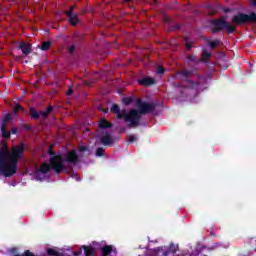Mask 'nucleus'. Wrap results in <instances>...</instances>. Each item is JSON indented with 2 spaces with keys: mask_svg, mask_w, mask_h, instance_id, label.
<instances>
[{
  "mask_svg": "<svg viewBox=\"0 0 256 256\" xmlns=\"http://www.w3.org/2000/svg\"><path fill=\"white\" fill-rule=\"evenodd\" d=\"M136 107L137 109H131L129 113H127L126 109H122L118 106V104H112L110 111L114 115H116L117 119H124V121L128 124V127L135 128L139 127L141 123V115H149V113H153L157 109V104L153 102H145L141 98L136 99Z\"/></svg>",
  "mask_w": 256,
  "mask_h": 256,
  "instance_id": "1",
  "label": "nucleus"
},
{
  "mask_svg": "<svg viewBox=\"0 0 256 256\" xmlns=\"http://www.w3.org/2000/svg\"><path fill=\"white\" fill-rule=\"evenodd\" d=\"M25 151V144L13 146L9 150L7 143L3 142L0 147V176L13 177L17 173L19 167V159L23 157Z\"/></svg>",
  "mask_w": 256,
  "mask_h": 256,
  "instance_id": "2",
  "label": "nucleus"
},
{
  "mask_svg": "<svg viewBox=\"0 0 256 256\" xmlns=\"http://www.w3.org/2000/svg\"><path fill=\"white\" fill-rule=\"evenodd\" d=\"M51 169L55 171L57 175L61 174V171L65 169V165L63 164V156H53L49 159V163L41 164L36 172V175H39V173L47 175Z\"/></svg>",
  "mask_w": 256,
  "mask_h": 256,
  "instance_id": "3",
  "label": "nucleus"
},
{
  "mask_svg": "<svg viewBox=\"0 0 256 256\" xmlns=\"http://www.w3.org/2000/svg\"><path fill=\"white\" fill-rule=\"evenodd\" d=\"M210 23L212 25L211 33L213 34L220 33V31H223V29H226L229 35L237 31V26L229 24V22L225 21V18L223 17H221L220 19H212Z\"/></svg>",
  "mask_w": 256,
  "mask_h": 256,
  "instance_id": "4",
  "label": "nucleus"
},
{
  "mask_svg": "<svg viewBox=\"0 0 256 256\" xmlns=\"http://www.w3.org/2000/svg\"><path fill=\"white\" fill-rule=\"evenodd\" d=\"M232 23L234 25H245V23H256V13L251 12L250 14L239 13L232 17Z\"/></svg>",
  "mask_w": 256,
  "mask_h": 256,
  "instance_id": "5",
  "label": "nucleus"
},
{
  "mask_svg": "<svg viewBox=\"0 0 256 256\" xmlns=\"http://www.w3.org/2000/svg\"><path fill=\"white\" fill-rule=\"evenodd\" d=\"M192 87H182L179 89V93L181 97H187L188 99H191V95H194V97H197L199 95V82H191Z\"/></svg>",
  "mask_w": 256,
  "mask_h": 256,
  "instance_id": "6",
  "label": "nucleus"
},
{
  "mask_svg": "<svg viewBox=\"0 0 256 256\" xmlns=\"http://www.w3.org/2000/svg\"><path fill=\"white\" fill-rule=\"evenodd\" d=\"M53 111V106L49 105L46 108V111H37L35 108H30V118L37 120V119H47L51 112Z\"/></svg>",
  "mask_w": 256,
  "mask_h": 256,
  "instance_id": "7",
  "label": "nucleus"
},
{
  "mask_svg": "<svg viewBox=\"0 0 256 256\" xmlns=\"http://www.w3.org/2000/svg\"><path fill=\"white\" fill-rule=\"evenodd\" d=\"M69 163V165H77L79 163V155L77 154V151L70 150L67 152L65 159H63V162Z\"/></svg>",
  "mask_w": 256,
  "mask_h": 256,
  "instance_id": "8",
  "label": "nucleus"
},
{
  "mask_svg": "<svg viewBox=\"0 0 256 256\" xmlns=\"http://www.w3.org/2000/svg\"><path fill=\"white\" fill-rule=\"evenodd\" d=\"M65 15L66 17H68L70 25H73L75 27V25L79 23V17L77 16V14H73L71 11H66Z\"/></svg>",
  "mask_w": 256,
  "mask_h": 256,
  "instance_id": "9",
  "label": "nucleus"
},
{
  "mask_svg": "<svg viewBox=\"0 0 256 256\" xmlns=\"http://www.w3.org/2000/svg\"><path fill=\"white\" fill-rule=\"evenodd\" d=\"M139 85L142 87H151V85H155V79L151 77H145L138 80Z\"/></svg>",
  "mask_w": 256,
  "mask_h": 256,
  "instance_id": "10",
  "label": "nucleus"
},
{
  "mask_svg": "<svg viewBox=\"0 0 256 256\" xmlns=\"http://www.w3.org/2000/svg\"><path fill=\"white\" fill-rule=\"evenodd\" d=\"M113 142V137H111V135H109L107 132H105V134L100 139V143L105 146L112 145Z\"/></svg>",
  "mask_w": 256,
  "mask_h": 256,
  "instance_id": "11",
  "label": "nucleus"
},
{
  "mask_svg": "<svg viewBox=\"0 0 256 256\" xmlns=\"http://www.w3.org/2000/svg\"><path fill=\"white\" fill-rule=\"evenodd\" d=\"M19 49L22 50L23 55H29L32 51L31 44H27L25 42L20 43Z\"/></svg>",
  "mask_w": 256,
  "mask_h": 256,
  "instance_id": "12",
  "label": "nucleus"
},
{
  "mask_svg": "<svg viewBox=\"0 0 256 256\" xmlns=\"http://www.w3.org/2000/svg\"><path fill=\"white\" fill-rule=\"evenodd\" d=\"M1 133L3 139H11V132L7 131V123L5 122L1 125Z\"/></svg>",
  "mask_w": 256,
  "mask_h": 256,
  "instance_id": "13",
  "label": "nucleus"
},
{
  "mask_svg": "<svg viewBox=\"0 0 256 256\" xmlns=\"http://www.w3.org/2000/svg\"><path fill=\"white\" fill-rule=\"evenodd\" d=\"M98 127L99 129H111V127H113V123L107 121V119H102Z\"/></svg>",
  "mask_w": 256,
  "mask_h": 256,
  "instance_id": "14",
  "label": "nucleus"
},
{
  "mask_svg": "<svg viewBox=\"0 0 256 256\" xmlns=\"http://www.w3.org/2000/svg\"><path fill=\"white\" fill-rule=\"evenodd\" d=\"M82 249H84V255L85 256H93V255H95V248H93V246L83 245Z\"/></svg>",
  "mask_w": 256,
  "mask_h": 256,
  "instance_id": "15",
  "label": "nucleus"
},
{
  "mask_svg": "<svg viewBox=\"0 0 256 256\" xmlns=\"http://www.w3.org/2000/svg\"><path fill=\"white\" fill-rule=\"evenodd\" d=\"M205 41H206L207 45H209L210 49H212V50L217 49V46H219L220 43H221V40H219V39H216V40H213V41H209L206 38Z\"/></svg>",
  "mask_w": 256,
  "mask_h": 256,
  "instance_id": "16",
  "label": "nucleus"
},
{
  "mask_svg": "<svg viewBox=\"0 0 256 256\" xmlns=\"http://www.w3.org/2000/svg\"><path fill=\"white\" fill-rule=\"evenodd\" d=\"M178 75L184 77V79H190V77H193V72L192 70H180Z\"/></svg>",
  "mask_w": 256,
  "mask_h": 256,
  "instance_id": "17",
  "label": "nucleus"
},
{
  "mask_svg": "<svg viewBox=\"0 0 256 256\" xmlns=\"http://www.w3.org/2000/svg\"><path fill=\"white\" fill-rule=\"evenodd\" d=\"M188 59V63H192V65H197L199 63H201V60L199 59V56L197 55H190L187 57Z\"/></svg>",
  "mask_w": 256,
  "mask_h": 256,
  "instance_id": "18",
  "label": "nucleus"
},
{
  "mask_svg": "<svg viewBox=\"0 0 256 256\" xmlns=\"http://www.w3.org/2000/svg\"><path fill=\"white\" fill-rule=\"evenodd\" d=\"M210 59L211 53L207 52V50H204L201 55L200 61H202L203 63H209Z\"/></svg>",
  "mask_w": 256,
  "mask_h": 256,
  "instance_id": "19",
  "label": "nucleus"
},
{
  "mask_svg": "<svg viewBox=\"0 0 256 256\" xmlns=\"http://www.w3.org/2000/svg\"><path fill=\"white\" fill-rule=\"evenodd\" d=\"M47 255H49V256H65L63 253L57 251V249H54V248H48Z\"/></svg>",
  "mask_w": 256,
  "mask_h": 256,
  "instance_id": "20",
  "label": "nucleus"
},
{
  "mask_svg": "<svg viewBox=\"0 0 256 256\" xmlns=\"http://www.w3.org/2000/svg\"><path fill=\"white\" fill-rule=\"evenodd\" d=\"M133 96H130V97H124L122 98V103L128 107V105H131L133 103Z\"/></svg>",
  "mask_w": 256,
  "mask_h": 256,
  "instance_id": "21",
  "label": "nucleus"
},
{
  "mask_svg": "<svg viewBox=\"0 0 256 256\" xmlns=\"http://www.w3.org/2000/svg\"><path fill=\"white\" fill-rule=\"evenodd\" d=\"M51 49V41H45L41 45V50L42 51H49Z\"/></svg>",
  "mask_w": 256,
  "mask_h": 256,
  "instance_id": "22",
  "label": "nucleus"
},
{
  "mask_svg": "<svg viewBox=\"0 0 256 256\" xmlns=\"http://www.w3.org/2000/svg\"><path fill=\"white\" fill-rule=\"evenodd\" d=\"M48 155H51L52 157H62L61 154H55V151H53V145H50V147L48 148V151H47Z\"/></svg>",
  "mask_w": 256,
  "mask_h": 256,
  "instance_id": "23",
  "label": "nucleus"
},
{
  "mask_svg": "<svg viewBox=\"0 0 256 256\" xmlns=\"http://www.w3.org/2000/svg\"><path fill=\"white\" fill-rule=\"evenodd\" d=\"M184 41L186 43L187 51H191V49H193V42H189V39L187 37L184 38Z\"/></svg>",
  "mask_w": 256,
  "mask_h": 256,
  "instance_id": "24",
  "label": "nucleus"
},
{
  "mask_svg": "<svg viewBox=\"0 0 256 256\" xmlns=\"http://www.w3.org/2000/svg\"><path fill=\"white\" fill-rule=\"evenodd\" d=\"M104 153H105V149H103V147H99L96 149V157H103Z\"/></svg>",
  "mask_w": 256,
  "mask_h": 256,
  "instance_id": "25",
  "label": "nucleus"
},
{
  "mask_svg": "<svg viewBox=\"0 0 256 256\" xmlns=\"http://www.w3.org/2000/svg\"><path fill=\"white\" fill-rule=\"evenodd\" d=\"M207 8L209 9L208 15H215L217 13L215 6L208 5Z\"/></svg>",
  "mask_w": 256,
  "mask_h": 256,
  "instance_id": "26",
  "label": "nucleus"
},
{
  "mask_svg": "<svg viewBox=\"0 0 256 256\" xmlns=\"http://www.w3.org/2000/svg\"><path fill=\"white\" fill-rule=\"evenodd\" d=\"M179 29H181V24L177 23V24H174L173 26H171L169 28V31H179Z\"/></svg>",
  "mask_w": 256,
  "mask_h": 256,
  "instance_id": "27",
  "label": "nucleus"
},
{
  "mask_svg": "<svg viewBox=\"0 0 256 256\" xmlns=\"http://www.w3.org/2000/svg\"><path fill=\"white\" fill-rule=\"evenodd\" d=\"M135 141H137V136L133 134L128 136V143H135Z\"/></svg>",
  "mask_w": 256,
  "mask_h": 256,
  "instance_id": "28",
  "label": "nucleus"
},
{
  "mask_svg": "<svg viewBox=\"0 0 256 256\" xmlns=\"http://www.w3.org/2000/svg\"><path fill=\"white\" fill-rule=\"evenodd\" d=\"M18 111H23V106L20 104H16L14 107V113H18Z\"/></svg>",
  "mask_w": 256,
  "mask_h": 256,
  "instance_id": "29",
  "label": "nucleus"
},
{
  "mask_svg": "<svg viewBox=\"0 0 256 256\" xmlns=\"http://www.w3.org/2000/svg\"><path fill=\"white\" fill-rule=\"evenodd\" d=\"M73 255L74 256H81V255H83V249L80 248L77 251H73Z\"/></svg>",
  "mask_w": 256,
  "mask_h": 256,
  "instance_id": "30",
  "label": "nucleus"
},
{
  "mask_svg": "<svg viewBox=\"0 0 256 256\" xmlns=\"http://www.w3.org/2000/svg\"><path fill=\"white\" fill-rule=\"evenodd\" d=\"M22 129H25V131H31L32 127L28 124H22Z\"/></svg>",
  "mask_w": 256,
  "mask_h": 256,
  "instance_id": "31",
  "label": "nucleus"
},
{
  "mask_svg": "<svg viewBox=\"0 0 256 256\" xmlns=\"http://www.w3.org/2000/svg\"><path fill=\"white\" fill-rule=\"evenodd\" d=\"M87 146H79L78 151H80V153H85V151H87Z\"/></svg>",
  "mask_w": 256,
  "mask_h": 256,
  "instance_id": "32",
  "label": "nucleus"
},
{
  "mask_svg": "<svg viewBox=\"0 0 256 256\" xmlns=\"http://www.w3.org/2000/svg\"><path fill=\"white\" fill-rule=\"evenodd\" d=\"M157 73L160 74V75L163 74V73H165V69L163 68V66H159V67H158Z\"/></svg>",
  "mask_w": 256,
  "mask_h": 256,
  "instance_id": "33",
  "label": "nucleus"
},
{
  "mask_svg": "<svg viewBox=\"0 0 256 256\" xmlns=\"http://www.w3.org/2000/svg\"><path fill=\"white\" fill-rule=\"evenodd\" d=\"M10 119H11V114H6L4 117L3 123H7V121H10Z\"/></svg>",
  "mask_w": 256,
  "mask_h": 256,
  "instance_id": "34",
  "label": "nucleus"
},
{
  "mask_svg": "<svg viewBox=\"0 0 256 256\" xmlns=\"http://www.w3.org/2000/svg\"><path fill=\"white\" fill-rule=\"evenodd\" d=\"M66 95L69 97L71 95H73V88H69L67 91H66Z\"/></svg>",
  "mask_w": 256,
  "mask_h": 256,
  "instance_id": "35",
  "label": "nucleus"
},
{
  "mask_svg": "<svg viewBox=\"0 0 256 256\" xmlns=\"http://www.w3.org/2000/svg\"><path fill=\"white\" fill-rule=\"evenodd\" d=\"M68 52L69 53H74L75 52V46H70L69 48H68Z\"/></svg>",
  "mask_w": 256,
  "mask_h": 256,
  "instance_id": "36",
  "label": "nucleus"
},
{
  "mask_svg": "<svg viewBox=\"0 0 256 256\" xmlns=\"http://www.w3.org/2000/svg\"><path fill=\"white\" fill-rule=\"evenodd\" d=\"M19 133V130L17 128H12V135H17Z\"/></svg>",
  "mask_w": 256,
  "mask_h": 256,
  "instance_id": "37",
  "label": "nucleus"
},
{
  "mask_svg": "<svg viewBox=\"0 0 256 256\" xmlns=\"http://www.w3.org/2000/svg\"><path fill=\"white\" fill-rule=\"evenodd\" d=\"M123 3H135V0H123Z\"/></svg>",
  "mask_w": 256,
  "mask_h": 256,
  "instance_id": "38",
  "label": "nucleus"
},
{
  "mask_svg": "<svg viewBox=\"0 0 256 256\" xmlns=\"http://www.w3.org/2000/svg\"><path fill=\"white\" fill-rule=\"evenodd\" d=\"M252 7H256V0H250Z\"/></svg>",
  "mask_w": 256,
  "mask_h": 256,
  "instance_id": "39",
  "label": "nucleus"
},
{
  "mask_svg": "<svg viewBox=\"0 0 256 256\" xmlns=\"http://www.w3.org/2000/svg\"><path fill=\"white\" fill-rule=\"evenodd\" d=\"M223 11H224V13H231V9L230 8H224Z\"/></svg>",
  "mask_w": 256,
  "mask_h": 256,
  "instance_id": "40",
  "label": "nucleus"
},
{
  "mask_svg": "<svg viewBox=\"0 0 256 256\" xmlns=\"http://www.w3.org/2000/svg\"><path fill=\"white\" fill-rule=\"evenodd\" d=\"M170 251H171V253H173V255H175V253H177V250L175 248H172V247H170Z\"/></svg>",
  "mask_w": 256,
  "mask_h": 256,
  "instance_id": "41",
  "label": "nucleus"
},
{
  "mask_svg": "<svg viewBox=\"0 0 256 256\" xmlns=\"http://www.w3.org/2000/svg\"><path fill=\"white\" fill-rule=\"evenodd\" d=\"M102 111H103V113H109V109H104V108H100Z\"/></svg>",
  "mask_w": 256,
  "mask_h": 256,
  "instance_id": "42",
  "label": "nucleus"
},
{
  "mask_svg": "<svg viewBox=\"0 0 256 256\" xmlns=\"http://www.w3.org/2000/svg\"><path fill=\"white\" fill-rule=\"evenodd\" d=\"M73 9H75V5H74V6H71V7H70V10H68V11H71V13H73Z\"/></svg>",
  "mask_w": 256,
  "mask_h": 256,
  "instance_id": "43",
  "label": "nucleus"
}]
</instances>
